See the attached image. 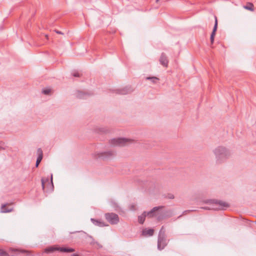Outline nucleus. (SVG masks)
<instances>
[{
  "label": "nucleus",
  "mask_w": 256,
  "mask_h": 256,
  "mask_svg": "<svg viewBox=\"0 0 256 256\" xmlns=\"http://www.w3.org/2000/svg\"><path fill=\"white\" fill-rule=\"evenodd\" d=\"M163 208V206H156L148 212H144L141 216H138V222L142 224L145 220L146 216L148 218L156 217L158 221L161 220L164 217V214L161 211Z\"/></svg>",
  "instance_id": "f257e3e1"
},
{
  "label": "nucleus",
  "mask_w": 256,
  "mask_h": 256,
  "mask_svg": "<svg viewBox=\"0 0 256 256\" xmlns=\"http://www.w3.org/2000/svg\"><path fill=\"white\" fill-rule=\"evenodd\" d=\"M216 162L220 164L225 161L230 156L229 151L224 147L218 146L214 150Z\"/></svg>",
  "instance_id": "f03ea898"
},
{
  "label": "nucleus",
  "mask_w": 256,
  "mask_h": 256,
  "mask_svg": "<svg viewBox=\"0 0 256 256\" xmlns=\"http://www.w3.org/2000/svg\"><path fill=\"white\" fill-rule=\"evenodd\" d=\"M206 204H216V207L210 208L209 206H206L202 208L204 210H224V208H228L229 206L228 204L226 202L222 201H218L216 200H207L205 202Z\"/></svg>",
  "instance_id": "7ed1b4c3"
},
{
  "label": "nucleus",
  "mask_w": 256,
  "mask_h": 256,
  "mask_svg": "<svg viewBox=\"0 0 256 256\" xmlns=\"http://www.w3.org/2000/svg\"><path fill=\"white\" fill-rule=\"evenodd\" d=\"M56 250L64 252H74L75 250L72 248L59 247L57 246H54L46 248L44 252L46 253H52Z\"/></svg>",
  "instance_id": "20e7f679"
},
{
  "label": "nucleus",
  "mask_w": 256,
  "mask_h": 256,
  "mask_svg": "<svg viewBox=\"0 0 256 256\" xmlns=\"http://www.w3.org/2000/svg\"><path fill=\"white\" fill-rule=\"evenodd\" d=\"M104 216L106 220L111 224H116L120 220L118 216L113 212L106 213Z\"/></svg>",
  "instance_id": "39448f33"
},
{
  "label": "nucleus",
  "mask_w": 256,
  "mask_h": 256,
  "mask_svg": "<svg viewBox=\"0 0 256 256\" xmlns=\"http://www.w3.org/2000/svg\"><path fill=\"white\" fill-rule=\"evenodd\" d=\"M167 245L166 240V238L164 232L162 234V231L159 232L158 240V248L159 250H163Z\"/></svg>",
  "instance_id": "423d86ee"
},
{
  "label": "nucleus",
  "mask_w": 256,
  "mask_h": 256,
  "mask_svg": "<svg viewBox=\"0 0 256 256\" xmlns=\"http://www.w3.org/2000/svg\"><path fill=\"white\" fill-rule=\"evenodd\" d=\"M130 140V139L124 138H113L110 140V144L113 146H124Z\"/></svg>",
  "instance_id": "0eeeda50"
},
{
  "label": "nucleus",
  "mask_w": 256,
  "mask_h": 256,
  "mask_svg": "<svg viewBox=\"0 0 256 256\" xmlns=\"http://www.w3.org/2000/svg\"><path fill=\"white\" fill-rule=\"evenodd\" d=\"M116 155L114 151L110 150L105 152L98 153L96 158H100L103 160H106L108 158L114 157Z\"/></svg>",
  "instance_id": "6e6552de"
},
{
  "label": "nucleus",
  "mask_w": 256,
  "mask_h": 256,
  "mask_svg": "<svg viewBox=\"0 0 256 256\" xmlns=\"http://www.w3.org/2000/svg\"><path fill=\"white\" fill-rule=\"evenodd\" d=\"M116 93L119 94H126L132 92L133 91L131 86H126L121 89L115 90Z\"/></svg>",
  "instance_id": "1a4fd4ad"
},
{
  "label": "nucleus",
  "mask_w": 256,
  "mask_h": 256,
  "mask_svg": "<svg viewBox=\"0 0 256 256\" xmlns=\"http://www.w3.org/2000/svg\"><path fill=\"white\" fill-rule=\"evenodd\" d=\"M160 64L164 67L167 68L168 64V60L166 54L162 52L159 59Z\"/></svg>",
  "instance_id": "9d476101"
},
{
  "label": "nucleus",
  "mask_w": 256,
  "mask_h": 256,
  "mask_svg": "<svg viewBox=\"0 0 256 256\" xmlns=\"http://www.w3.org/2000/svg\"><path fill=\"white\" fill-rule=\"evenodd\" d=\"M214 19H215L214 25V27L212 32L210 35V42L212 44L214 43V36L216 35V31L217 28H218V19H217L216 16H214Z\"/></svg>",
  "instance_id": "9b49d317"
},
{
  "label": "nucleus",
  "mask_w": 256,
  "mask_h": 256,
  "mask_svg": "<svg viewBox=\"0 0 256 256\" xmlns=\"http://www.w3.org/2000/svg\"><path fill=\"white\" fill-rule=\"evenodd\" d=\"M90 220L95 225L100 227H104L108 226V224H106L104 222L100 220H96L94 218H91Z\"/></svg>",
  "instance_id": "f8f14e48"
},
{
  "label": "nucleus",
  "mask_w": 256,
  "mask_h": 256,
  "mask_svg": "<svg viewBox=\"0 0 256 256\" xmlns=\"http://www.w3.org/2000/svg\"><path fill=\"white\" fill-rule=\"evenodd\" d=\"M154 230L152 228H145L142 232V235L144 236H152L154 234Z\"/></svg>",
  "instance_id": "ddd939ff"
},
{
  "label": "nucleus",
  "mask_w": 256,
  "mask_h": 256,
  "mask_svg": "<svg viewBox=\"0 0 256 256\" xmlns=\"http://www.w3.org/2000/svg\"><path fill=\"white\" fill-rule=\"evenodd\" d=\"M10 204H4L1 206V212H8L12 210V208H8V206H10Z\"/></svg>",
  "instance_id": "4468645a"
},
{
  "label": "nucleus",
  "mask_w": 256,
  "mask_h": 256,
  "mask_svg": "<svg viewBox=\"0 0 256 256\" xmlns=\"http://www.w3.org/2000/svg\"><path fill=\"white\" fill-rule=\"evenodd\" d=\"M243 8L244 9L251 12H254V4L250 2H246V4L243 6Z\"/></svg>",
  "instance_id": "2eb2a0df"
},
{
  "label": "nucleus",
  "mask_w": 256,
  "mask_h": 256,
  "mask_svg": "<svg viewBox=\"0 0 256 256\" xmlns=\"http://www.w3.org/2000/svg\"><path fill=\"white\" fill-rule=\"evenodd\" d=\"M146 80H151L152 82L154 84L156 83L159 80V78L155 76L146 77Z\"/></svg>",
  "instance_id": "dca6fc26"
},
{
  "label": "nucleus",
  "mask_w": 256,
  "mask_h": 256,
  "mask_svg": "<svg viewBox=\"0 0 256 256\" xmlns=\"http://www.w3.org/2000/svg\"><path fill=\"white\" fill-rule=\"evenodd\" d=\"M86 95H87V94L80 91H78L77 93V97L79 98H84Z\"/></svg>",
  "instance_id": "f3484780"
},
{
  "label": "nucleus",
  "mask_w": 256,
  "mask_h": 256,
  "mask_svg": "<svg viewBox=\"0 0 256 256\" xmlns=\"http://www.w3.org/2000/svg\"><path fill=\"white\" fill-rule=\"evenodd\" d=\"M42 158V156L41 155L38 156L37 160H36V167H38V166Z\"/></svg>",
  "instance_id": "a211bd4d"
},
{
  "label": "nucleus",
  "mask_w": 256,
  "mask_h": 256,
  "mask_svg": "<svg viewBox=\"0 0 256 256\" xmlns=\"http://www.w3.org/2000/svg\"><path fill=\"white\" fill-rule=\"evenodd\" d=\"M42 92L44 94H50V93L51 92V89L50 88L44 89V90H42Z\"/></svg>",
  "instance_id": "6ab92c4d"
},
{
  "label": "nucleus",
  "mask_w": 256,
  "mask_h": 256,
  "mask_svg": "<svg viewBox=\"0 0 256 256\" xmlns=\"http://www.w3.org/2000/svg\"><path fill=\"white\" fill-rule=\"evenodd\" d=\"M72 76L74 77H80L81 74L78 72H74L72 73Z\"/></svg>",
  "instance_id": "aec40b11"
},
{
  "label": "nucleus",
  "mask_w": 256,
  "mask_h": 256,
  "mask_svg": "<svg viewBox=\"0 0 256 256\" xmlns=\"http://www.w3.org/2000/svg\"><path fill=\"white\" fill-rule=\"evenodd\" d=\"M12 252H18H18H21L22 253H26L27 252V251L26 250H19L18 249H12Z\"/></svg>",
  "instance_id": "412c9836"
},
{
  "label": "nucleus",
  "mask_w": 256,
  "mask_h": 256,
  "mask_svg": "<svg viewBox=\"0 0 256 256\" xmlns=\"http://www.w3.org/2000/svg\"><path fill=\"white\" fill-rule=\"evenodd\" d=\"M38 156H42V149L40 148H38Z\"/></svg>",
  "instance_id": "4be33fe9"
},
{
  "label": "nucleus",
  "mask_w": 256,
  "mask_h": 256,
  "mask_svg": "<svg viewBox=\"0 0 256 256\" xmlns=\"http://www.w3.org/2000/svg\"><path fill=\"white\" fill-rule=\"evenodd\" d=\"M42 184L43 190L44 188V182L43 178L42 179Z\"/></svg>",
  "instance_id": "5701e85b"
},
{
  "label": "nucleus",
  "mask_w": 256,
  "mask_h": 256,
  "mask_svg": "<svg viewBox=\"0 0 256 256\" xmlns=\"http://www.w3.org/2000/svg\"><path fill=\"white\" fill-rule=\"evenodd\" d=\"M164 226H162V228H161L160 231V232L162 231V234H163L164 232Z\"/></svg>",
  "instance_id": "b1692460"
},
{
  "label": "nucleus",
  "mask_w": 256,
  "mask_h": 256,
  "mask_svg": "<svg viewBox=\"0 0 256 256\" xmlns=\"http://www.w3.org/2000/svg\"><path fill=\"white\" fill-rule=\"evenodd\" d=\"M168 198H170V199H172V198H174V195H173V194H170V196H169Z\"/></svg>",
  "instance_id": "393cba45"
},
{
  "label": "nucleus",
  "mask_w": 256,
  "mask_h": 256,
  "mask_svg": "<svg viewBox=\"0 0 256 256\" xmlns=\"http://www.w3.org/2000/svg\"><path fill=\"white\" fill-rule=\"evenodd\" d=\"M56 32L58 34H62V33L59 30H56Z\"/></svg>",
  "instance_id": "a878e982"
},
{
  "label": "nucleus",
  "mask_w": 256,
  "mask_h": 256,
  "mask_svg": "<svg viewBox=\"0 0 256 256\" xmlns=\"http://www.w3.org/2000/svg\"><path fill=\"white\" fill-rule=\"evenodd\" d=\"M51 183L52 184V176H51Z\"/></svg>",
  "instance_id": "bb28decb"
},
{
  "label": "nucleus",
  "mask_w": 256,
  "mask_h": 256,
  "mask_svg": "<svg viewBox=\"0 0 256 256\" xmlns=\"http://www.w3.org/2000/svg\"><path fill=\"white\" fill-rule=\"evenodd\" d=\"M71 256H78V254H73Z\"/></svg>",
  "instance_id": "cd10ccee"
},
{
  "label": "nucleus",
  "mask_w": 256,
  "mask_h": 256,
  "mask_svg": "<svg viewBox=\"0 0 256 256\" xmlns=\"http://www.w3.org/2000/svg\"><path fill=\"white\" fill-rule=\"evenodd\" d=\"M158 0H156V2H158Z\"/></svg>",
  "instance_id": "c85d7f7f"
}]
</instances>
